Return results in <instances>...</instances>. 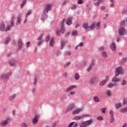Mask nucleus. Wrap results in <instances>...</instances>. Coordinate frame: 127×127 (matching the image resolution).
I'll return each mask as SVG.
<instances>
[{
	"label": "nucleus",
	"instance_id": "f257e3e1",
	"mask_svg": "<svg viewBox=\"0 0 127 127\" xmlns=\"http://www.w3.org/2000/svg\"><path fill=\"white\" fill-rule=\"evenodd\" d=\"M11 75V72H9L7 73H3L1 75V80L2 82H7V80L9 79V77H10Z\"/></svg>",
	"mask_w": 127,
	"mask_h": 127
},
{
	"label": "nucleus",
	"instance_id": "f03ea898",
	"mask_svg": "<svg viewBox=\"0 0 127 127\" xmlns=\"http://www.w3.org/2000/svg\"><path fill=\"white\" fill-rule=\"evenodd\" d=\"M11 30V28L9 26V25H7L6 27L5 28V24H4V23L2 22L0 25V30L1 31H5V32H6V31H9V30Z\"/></svg>",
	"mask_w": 127,
	"mask_h": 127
},
{
	"label": "nucleus",
	"instance_id": "7ed1b4c3",
	"mask_svg": "<svg viewBox=\"0 0 127 127\" xmlns=\"http://www.w3.org/2000/svg\"><path fill=\"white\" fill-rule=\"evenodd\" d=\"M93 123V120H90L82 122V124L80 125V127H87L89 126H91V124Z\"/></svg>",
	"mask_w": 127,
	"mask_h": 127
},
{
	"label": "nucleus",
	"instance_id": "20e7f679",
	"mask_svg": "<svg viewBox=\"0 0 127 127\" xmlns=\"http://www.w3.org/2000/svg\"><path fill=\"white\" fill-rule=\"evenodd\" d=\"M10 122V119L7 118V119L2 121L0 123V127H5L8 125V123Z\"/></svg>",
	"mask_w": 127,
	"mask_h": 127
},
{
	"label": "nucleus",
	"instance_id": "39448f33",
	"mask_svg": "<svg viewBox=\"0 0 127 127\" xmlns=\"http://www.w3.org/2000/svg\"><path fill=\"white\" fill-rule=\"evenodd\" d=\"M39 120V115L36 114L33 119L32 124L33 126L36 125Z\"/></svg>",
	"mask_w": 127,
	"mask_h": 127
},
{
	"label": "nucleus",
	"instance_id": "423d86ee",
	"mask_svg": "<svg viewBox=\"0 0 127 127\" xmlns=\"http://www.w3.org/2000/svg\"><path fill=\"white\" fill-rule=\"evenodd\" d=\"M65 32V29H64V26H61L60 29H58L57 31V36H60L61 34L64 33Z\"/></svg>",
	"mask_w": 127,
	"mask_h": 127
},
{
	"label": "nucleus",
	"instance_id": "0eeeda50",
	"mask_svg": "<svg viewBox=\"0 0 127 127\" xmlns=\"http://www.w3.org/2000/svg\"><path fill=\"white\" fill-rule=\"evenodd\" d=\"M123 73V68L122 67H119L116 68L115 70V76L118 77L120 74H122Z\"/></svg>",
	"mask_w": 127,
	"mask_h": 127
},
{
	"label": "nucleus",
	"instance_id": "6e6552de",
	"mask_svg": "<svg viewBox=\"0 0 127 127\" xmlns=\"http://www.w3.org/2000/svg\"><path fill=\"white\" fill-rule=\"evenodd\" d=\"M127 31L125 29L124 27H120L119 29V34L120 35H125V34H127Z\"/></svg>",
	"mask_w": 127,
	"mask_h": 127
},
{
	"label": "nucleus",
	"instance_id": "1a4fd4ad",
	"mask_svg": "<svg viewBox=\"0 0 127 127\" xmlns=\"http://www.w3.org/2000/svg\"><path fill=\"white\" fill-rule=\"evenodd\" d=\"M109 114L110 115V123H113L115 122V118H114V111H113V110H110Z\"/></svg>",
	"mask_w": 127,
	"mask_h": 127
},
{
	"label": "nucleus",
	"instance_id": "9d476101",
	"mask_svg": "<svg viewBox=\"0 0 127 127\" xmlns=\"http://www.w3.org/2000/svg\"><path fill=\"white\" fill-rule=\"evenodd\" d=\"M98 80H99V78H98V77H96V76L93 77L90 79V83L92 84H96V83L98 82Z\"/></svg>",
	"mask_w": 127,
	"mask_h": 127
},
{
	"label": "nucleus",
	"instance_id": "9b49d317",
	"mask_svg": "<svg viewBox=\"0 0 127 127\" xmlns=\"http://www.w3.org/2000/svg\"><path fill=\"white\" fill-rule=\"evenodd\" d=\"M9 64L11 66H16L18 63L14 59H11L9 61Z\"/></svg>",
	"mask_w": 127,
	"mask_h": 127
},
{
	"label": "nucleus",
	"instance_id": "f8f14e48",
	"mask_svg": "<svg viewBox=\"0 0 127 127\" xmlns=\"http://www.w3.org/2000/svg\"><path fill=\"white\" fill-rule=\"evenodd\" d=\"M17 21H16V24L17 25H19L21 24V21H22V19H21V14H19L16 18Z\"/></svg>",
	"mask_w": 127,
	"mask_h": 127
},
{
	"label": "nucleus",
	"instance_id": "ddd939ff",
	"mask_svg": "<svg viewBox=\"0 0 127 127\" xmlns=\"http://www.w3.org/2000/svg\"><path fill=\"white\" fill-rule=\"evenodd\" d=\"M82 111H83V108H78L72 111V115H77L78 114H80Z\"/></svg>",
	"mask_w": 127,
	"mask_h": 127
},
{
	"label": "nucleus",
	"instance_id": "4468645a",
	"mask_svg": "<svg viewBox=\"0 0 127 127\" xmlns=\"http://www.w3.org/2000/svg\"><path fill=\"white\" fill-rule=\"evenodd\" d=\"M50 9H51V4H47L46 5V7L44 9V11H45V12L48 13V11H49V10H50Z\"/></svg>",
	"mask_w": 127,
	"mask_h": 127
},
{
	"label": "nucleus",
	"instance_id": "2eb2a0df",
	"mask_svg": "<svg viewBox=\"0 0 127 127\" xmlns=\"http://www.w3.org/2000/svg\"><path fill=\"white\" fill-rule=\"evenodd\" d=\"M76 85H71L70 87H68L66 89V92H71V91H73L74 89H76Z\"/></svg>",
	"mask_w": 127,
	"mask_h": 127
},
{
	"label": "nucleus",
	"instance_id": "dca6fc26",
	"mask_svg": "<svg viewBox=\"0 0 127 127\" xmlns=\"http://www.w3.org/2000/svg\"><path fill=\"white\" fill-rule=\"evenodd\" d=\"M22 40L21 39H19L18 41V49H21L22 48Z\"/></svg>",
	"mask_w": 127,
	"mask_h": 127
},
{
	"label": "nucleus",
	"instance_id": "f3484780",
	"mask_svg": "<svg viewBox=\"0 0 127 127\" xmlns=\"http://www.w3.org/2000/svg\"><path fill=\"white\" fill-rule=\"evenodd\" d=\"M73 109H74V104H70L69 105L66 110V112H71L73 110Z\"/></svg>",
	"mask_w": 127,
	"mask_h": 127
},
{
	"label": "nucleus",
	"instance_id": "a211bd4d",
	"mask_svg": "<svg viewBox=\"0 0 127 127\" xmlns=\"http://www.w3.org/2000/svg\"><path fill=\"white\" fill-rule=\"evenodd\" d=\"M112 81L113 83H118V82H121V79H120L117 77H114L112 78Z\"/></svg>",
	"mask_w": 127,
	"mask_h": 127
},
{
	"label": "nucleus",
	"instance_id": "6ab92c4d",
	"mask_svg": "<svg viewBox=\"0 0 127 127\" xmlns=\"http://www.w3.org/2000/svg\"><path fill=\"white\" fill-rule=\"evenodd\" d=\"M85 117V116L82 115L81 116H76L73 117V120H75L76 121H79V120H81V119H83Z\"/></svg>",
	"mask_w": 127,
	"mask_h": 127
},
{
	"label": "nucleus",
	"instance_id": "aec40b11",
	"mask_svg": "<svg viewBox=\"0 0 127 127\" xmlns=\"http://www.w3.org/2000/svg\"><path fill=\"white\" fill-rule=\"evenodd\" d=\"M15 98H16V94H12V95L9 96L8 100L9 101H13V100H14L15 99Z\"/></svg>",
	"mask_w": 127,
	"mask_h": 127
},
{
	"label": "nucleus",
	"instance_id": "412c9836",
	"mask_svg": "<svg viewBox=\"0 0 127 127\" xmlns=\"http://www.w3.org/2000/svg\"><path fill=\"white\" fill-rule=\"evenodd\" d=\"M47 13H48L45 12L44 11V13H43V14L42 15V18H43V19H47V17H48V16H47Z\"/></svg>",
	"mask_w": 127,
	"mask_h": 127
},
{
	"label": "nucleus",
	"instance_id": "4be33fe9",
	"mask_svg": "<svg viewBox=\"0 0 127 127\" xmlns=\"http://www.w3.org/2000/svg\"><path fill=\"white\" fill-rule=\"evenodd\" d=\"M66 24L68 25H71V24H72V18L71 17L67 18V21H66Z\"/></svg>",
	"mask_w": 127,
	"mask_h": 127
},
{
	"label": "nucleus",
	"instance_id": "5701e85b",
	"mask_svg": "<svg viewBox=\"0 0 127 127\" xmlns=\"http://www.w3.org/2000/svg\"><path fill=\"white\" fill-rule=\"evenodd\" d=\"M120 113L126 114L127 112V107L123 108L120 110Z\"/></svg>",
	"mask_w": 127,
	"mask_h": 127
},
{
	"label": "nucleus",
	"instance_id": "b1692460",
	"mask_svg": "<svg viewBox=\"0 0 127 127\" xmlns=\"http://www.w3.org/2000/svg\"><path fill=\"white\" fill-rule=\"evenodd\" d=\"M77 127V123L75 122H71L70 124L67 127Z\"/></svg>",
	"mask_w": 127,
	"mask_h": 127
},
{
	"label": "nucleus",
	"instance_id": "393cba45",
	"mask_svg": "<svg viewBox=\"0 0 127 127\" xmlns=\"http://www.w3.org/2000/svg\"><path fill=\"white\" fill-rule=\"evenodd\" d=\"M111 48L113 51H116L117 47H116V45H115V43H113L111 44Z\"/></svg>",
	"mask_w": 127,
	"mask_h": 127
},
{
	"label": "nucleus",
	"instance_id": "a878e982",
	"mask_svg": "<svg viewBox=\"0 0 127 127\" xmlns=\"http://www.w3.org/2000/svg\"><path fill=\"white\" fill-rule=\"evenodd\" d=\"M83 27L84 28L86 29V30H90L89 28V24H83Z\"/></svg>",
	"mask_w": 127,
	"mask_h": 127
},
{
	"label": "nucleus",
	"instance_id": "bb28decb",
	"mask_svg": "<svg viewBox=\"0 0 127 127\" xmlns=\"http://www.w3.org/2000/svg\"><path fill=\"white\" fill-rule=\"evenodd\" d=\"M122 107V103H118L116 104V108L118 110L120 109Z\"/></svg>",
	"mask_w": 127,
	"mask_h": 127
},
{
	"label": "nucleus",
	"instance_id": "cd10ccee",
	"mask_svg": "<svg viewBox=\"0 0 127 127\" xmlns=\"http://www.w3.org/2000/svg\"><path fill=\"white\" fill-rule=\"evenodd\" d=\"M107 83V81L105 80H102L101 82H100L99 85L101 86V87L104 86L105 84Z\"/></svg>",
	"mask_w": 127,
	"mask_h": 127
},
{
	"label": "nucleus",
	"instance_id": "c85d7f7f",
	"mask_svg": "<svg viewBox=\"0 0 127 127\" xmlns=\"http://www.w3.org/2000/svg\"><path fill=\"white\" fill-rule=\"evenodd\" d=\"M102 57L104 58H107L108 57V54H107V52H102Z\"/></svg>",
	"mask_w": 127,
	"mask_h": 127
},
{
	"label": "nucleus",
	"instance_id": "c756f323",
	"mask_svg": "<svg viewBox=\"0 0 127 127\" xmlns=\"http://www.w3.org/2000/svg\"><path fill=\"white\" fill-rule=\"evenodd\" d=\"M74 79L75 80H79V79H80V75L78 73H76L74 75Z\"/></svg>",
	"mask_w": 127,
	"mask_h": 127
},
{
	"label": "nucleus",
	"instance_id": "7c9ffc66",
	"mask_svg": "<svg viewBox=\"0 0 127 127\" xmlns=\"http://www.w3.org/2000/svg\"><path fill=\"white\" fill-rule=\"evenodd\" d=\"M93 100L94 101L96 102V103H98L99 102H100V99H99V97H98L97 96H95L93 98Z\"/></svg>",
	"mask_w": 127,
	"mask_h": 127
},
{
	"label": "nucleus",
	"instance_id": "2f4dec72",
	"mask_svg": "<svg viewBox=\"0 0 127 127\" xmlns=\"http://www.w3.org/2000/svg\"><path fill=\"white\" fill-rule=\"evenodd\" d=\"M116 83H110L109 84H108V88H113V87H114V86H116Z\"/></svg>",
	"mask_w": 127,
	"mask_h": 127
},
{
	"label": "nucleus",
	"instance_id": "473e14b6",
	"mask_svg": "<svg viewBox=\"0 0 127 127\" xmlns=\"http://www.w3.org/2000/svg\"><path fill=\"white\" fill-rule=\"evenodd\" d=\"M54 45V39H52L50 42V46H53Z\"/></svg>",
	"mask_w": 127,
	"mask_h": 127
},
{
	"label": "nucleus",
	"instance_id": "72a5a7b5",
	"mask_svg": "<svg viewBox=\"0 0 127 127\" xmlns=\"http://www.w3.org/2000/svg\"><path fill=\"white\" fill-rule=\"evenodd\" d=\"M65 44H66V42L63 41L61 43V49H63L64 48V46H65Z\"/></svg>",
	"mask_w": 127,
	"mask_h": 127
},
{
	"label": "nucleus",
	"instance_id": "f704fd0d",
	"mask_svg": "<svg viewBox=\"0 0 127 127\" xmlns=\"http://www.w3.org/2000/svg\"><path fill=\"white\" fill-rule=\"evenodd\" d=\"M10 27H13L14 26V20H11V22H10Z\"/></svg>",
	"mask_w": 127,
	"mask_h": 127
},
{
	"label": "nucleus",
	"instance_id": "c9c22d12",
	"mask_svg": "<svg viewBox=\"0 0 127 127\" xmlns=\"http://www.w3.org/2000/svg\"><path fill=\"white\" fill-rule=\"evenodd\" d=\"M70 64H71V63H70V62H67V63H66L64 65V68H67V67H68V66H70Z\"/></svg>",
	"mask_w": 127,
	"mask_h": 127
},
{
	"label": "nucleus",
	"instance_id": "e433bc0d",
	"mask_svg": "<svg viewBox=\"0 0 127 127\" xmlns=\"http://www.w3.org/2000/svg\"><path fill=\"white\" fill-rule=\"evenodd\" d=\"M9 41H10V38L9 37L7 38V39L5 41V44L7 45V44H8V42H9Z\"/></svg>",
	"mask_w": 127,
	"mask_h": 127
},
{
	"label": "nucleus",
	"instance_id": "4c0bfd02",
	"mask_svg": "<svg viewBox=\"0 0 127 127\" xmlns=\"http://www.w3.org/2000/svg\"><path fill=\"white\" fill-rule=\"evenodd\" d=\"M93 64H92L87 68V71L88 72H90V71H91V70H92V69H93Z\"/></svg>",
	"mask_w": 127,
	"mask_h": 127
},
{
	"label": "nucleus",
	"instance_id": "58836bf2",
	"mask_svg": "<svg viewBox=\"0 0 127 127\" xmlns=\"http://www.w3.org/2000/svg\"><path fill=\"white\" fill-rule=\"evenodd\" d=\"M95 28L97 29H99V28H101V24L100 23H97L96 24V25L95 26Z\"/></svg>",
	"mask_w": 127,
	"mask_h": 127
},
{
	"label": "nucleus",
	"instance_id": "ea45409f",
	"mask_svg": "<svg viewBox=\"0 0 127 127\" xmlns=\"http://www.w3.org/2000/svg\"><path fill=\"white\" fill-rule=\"evenodd\" d=\"M126 20H122L120 23L121 27H123V25H125L126 24Z\"/></svg>",
	"mask_w": 127,
	"mask_h": 127
},
{
	"label": "nucleus",
	"instance_id": "a19ab883",
	"mask_svg": "<svg viewBox=\"0 0 127 127\" xmlns=\"http://www.w3.org/2000/svg\"><path fill=\"white\" fill-rule=\"evenodd\" d=\"M95 28V24H92L90 25L89 27V30H93Z\"/></svg>",
	"mask_w": 127,
	"mask_h": 127
},
{
	"label": "nucleus",
	"instance_id": "79ce46f5",
	"mask_svg": "<svg viewBox=\"0 0 127 127\" xmlns=\"http://www.w3.org/2000/svg\"><path fill=\"white\" fill-rule=\"evenodd\" d=\"M67 93H69V95H70V96H73V95H75V94H76V92L74 91H68Z\"/></svg>",
	"mask_w": 127,
	"mask_h": 127
},
{
	"label": "nucleus",
	"instance_id": "37998d69",
	"mask_svg": "<svg viewBox=\"0 0 127 127\" xmlns=\"http://www.w3.org/2000/svg\"><path fill=\"white\" fill-rule=\"evenodd\" d=\"M26 0H24L23 2V3L21 4V8H23V6H24V5H25V4H26Z\"/></svg>",
	"mask_w": 127,
	"mask_h": 127
},
{
	"label": "nucleus",
	"instance_id": "c03bdc74",
	"mask_svg": "<svg viewBox=\"0 0 127 127\" xmlns=\"http://www.w3.org/2000/svg\"><path fill=\"white\" fill-rule=\"evenodd\" d=\"M31 14V10H29L27 12V13H26V17H28L29 15H30Z\"/></svg>",
	"mask_w": 127,
	"mask_h": 127
},
{
	"label": "nucleus",
	"instance_id": "a18cd8bd",
	"mask_svg": "<svg viewBox=\"0 0 127 127\" xmlns=\"http://www.w3.org/2000/svg\"><path fill=\"white\" fill-rule=\"evenodd\" d=\"M64 54L65 56H67V55L70 56L71 55V52L70 51H66Z\"/></svg>",
	"mask_w": 127,
	"mask_h": 127
},
{
	"label": "nucleus",
	"instance_id": "49530a36",
	"mask_svg": "<svg viewBox=\"0 0 127 127\" xmlns=\"http://www.w3.org/2000/svg\"><path fill=\"white\" fill-rule=\"evenodd\" d=\"M43 37V36L42 35H41V36H40L38 39L37 40H38L39 41H42V38Z\"/></svg>",
	"mask_w": 127,
	"mask_h": 127
},
{
	"label": "nucleus",
	"instance_id": "de8ad7c7",
	"mask_svg": "<svg viewBox=\"0 0 127 127\" xmlns=\"http://www.w3.org/2000/svg\"><path fill=\"white\" fill-rule=\"evenodd\" d=\"M83 44H84V43H80L76 47V49H77L78 47H82Z\"/></svg>",
	"mask_w": 127,
	"mask_h": 127
},
{
	"label": "nucleus",
	"instance_id": "09e8293b",
	"mask_svg": "<svg viewBox=\"0 0 127 127\" xmlns=\"http://www.w3.org/2000/svg\"><path fill=\"white\" fill-rule=\"evenodd\" d=\"M21 127H28V126L27 125V124L23 123L21 125Z\"/></svg>",
	"mask_w": 127,
	"mask_h": 127
},
{
	"label": "nucleus",
	"instance_id": "8fccbe9b",
	"mask_svg": "<svg viewBox=\"0 0 127 127\" xmlns=\"http://www.w3.org/2000/svg\"><path fill=\"white\" fill-rule=\"evenodd\" d=\"M97 120H98V121H103V120H104V118H103V117L99 116L97 118Z\"/></svg>",
	"mask_w": 127,
	"mask_h": 127
},
{
	"label": "nucleus",
	"instance_id": "3c124183",
	"mask_svg": "<svg viewBox=\"0 0 127 127\" xmlns=\"http://www.w3.org/2000/svg\"><path fill=\"white\" fill-rule=\"evenodd\" d=\"M67 3V1L66 0H64L63 1L62 5V6H64V5H66V4Z\"/></svg>",
	"mask_w": 127,
	"mask_h": 127
},
{
	"label": "nucleus",
	"instance_id": "603ef678",
	"mask_svg": "<svg viewBox=\"0 0 127 127\" xmlns=\"http://www.w3.org/2000/svg\"><path fill=\"white\" fill-rule=\"evenodd\" d=\"M64 22H65V19H63V20H62V21H61V26H64V25H63V24H64Z\"/></svg>",
	"mask_w": 127,
	"mask_h": 127
},
{
	"label": "nucleus",
	"instance_id": "864d4df0",
	"mask_svg": "<svg viewBox=\"0 0 127 127\" xmlns=\"http://www.w3.org/2000/svg\"><path fill=\"white\" fill-rule=\"evenodd\" d=\"M106 108H102L101 109V111L102 112V113H103V114H105L106 113Z\"/></svg>",
	"mask_w": 127,
	"mask_h": 127
},
{
	"label": "nucleus",
	"instance_id": "5fc2aeb1",
	"mask_svg": "<svg viewBox=\"0 0 127 127\" xmlns=\"http://www.w3.org/2000/svg\"><path fill=\"white\" fill-rule=\"evenodd\" d=\"M99 51H103V50H105V47H101L99 48Z\"/></svg>",
	"mask_w": 127,
	"mask_h": 127
},
{
	"label": "nucleus",
	"instance_id": "6e6d98bb",
	"mask_svg": "<svg viewBox=\"0 0 127 127\" xmlns=\"http://www.w3.org/2000/svg\"><path fill=\"white\" fill-rule=\"evenodd\" d=\"M41 44H42V41H39L37 46H41Z\"/></svg>",
	"mask_w": 127,
	"mask_h": 127
},
{
	"label": "nucleus",
	"instance_id": "4d7b16f0",
	"mask_svg": "<svg viewBox=\"0 0 127 127\" xmlns=\"http://www.w3.org/2000/svg\"><path fill=\"white\" fill-rule=\"evenodd\" d=\"M36 83H37V77H35L34 85H36Z\"/></svg>",
	"mask_w": 127,
	"mask_h": 127
},
{
	"label": "nucleus",
	"instance_id": "13d9d810",
	"mask_svg": "<svg viewBox=\"0 0 127 127\" xmlns=\"http://www.w3.org/2000/svg\"><path fill=\"white\" fill-rule=\"evenodd\" d=\"M26 47L28 48L29 47V45H30V42H27L26 43Z\"/></svg>",
	"mask_w": 127,
	"mask_h": 127
},
{
	"label": "nucleus",
	"instance_id": "bf43d9fd",
	"mask_svg": "<svg viewBox=\"0 0 127 127\" xmlns=\"http://www.w3.org/2000/svg\"><path fill=\"white\" fill-rule=\"evenodd\" d=\"M78 4H81V3H83V0H78Z\"/></svg>",
	"mask_w": 127,
	"mask_h": 127
},
{
	"label": "nucleus",
	"instance_id": "052dcab7",
	"mask_svg": "<svg viewBox=\"0 0 127 127\" xmlns=\"http://www.w3.org/2000/svg\"><path fill=\"white\" fill-rule=\"evenodd\" d=\"M67 75H68V73L65 72L64 73V78H67L68 76Z\"/></svg>",
	"mask_w": 127,
	"mask_h": 127
},
{
	"label": "nucleus",
	"instance_id": "680f3d73",
	"mask_svg": "<svg viewBox=\"0 0 127 127\" xmlns=\"http://www.w3.org/2000/svg\"><path fill=\"white\" fill-rule=\"evenodd\" d=\"M77 34H78V32H77L74 31V32H72V35H73L74 36L77 35Z\"/></svg>",
	"mask_w": 127,
	"mask_h": 127
},
{
	"label": "nucleus",
	"instance_id": "e2e57ef3",
	"mask_svg": "<svg viewBox=\"0 0 127 127\" xmlns=\"http://www.w3.org/2000/svg\"><path fill=\"white\" fill-rule=\"evenodd\" d=\"M109 78H110V76L109 75L106 76L105 79H104V80H105L107 82V81L109 80Z\"/></svg>",
	"mask_w": 127,
	"mask_h": 127
},
{
	"label": "nucleus",
	"instance_id": "0e129e2a",
	"mask_svg": "<svg viewBox=\"0 0 127 127\" xmlns=\"http://www.w3.org/2000/svg\"><path fill=\"white\" fill-rule=\"evenodd\" d=\"M111 92L110 91H108L107 92V96H110V95H111Z\"/></svg>",
	"mask_w": 127,
	"mask_h": 127
},
{
	"label": "nucleus",
	"instance_id": "69168bd1",
	"mask_svg": "<svg viewBox=\"0 0 127 127\" xmlns=\"http://www.w3.org/2000/svg\"><path fill=\"white\" fill-rule=\"evenodd\" d=\"M15 19V15H13L12 16V20H14Z\"/></svg>",
	"mask_w": 127,
	"mask_h": 127
},
{
	"label": "nucleus",
	"instance_id": "338daca9",
	"mask_svg": "<svg viewBox=\"0 0 127 127\" xmlns=\"http://www.w3.org/2000/svg\"><path fill=\"white\" fill-rule=\"evenodd\" d=\"M126 83H127V81L126 80H123L122 81V85H126Z\"/></svg>",
	"mask_w": 127,
	"mask_h": 127
},
{
	"label": "nucleus",
	"instance_id": "774afa93",
	"mask_svg": "<svg viewBox=\"0 0 127 127\" xmlns=\"http://www.w3.org/2000/svg\"><path fill=\"white\" fill-rule=\"evenodd\" d=\"M71 8L72 10L74 9V8H76V6L75 5H73Z\"/></svg>",
	"mask_w": 127,
	"mask_h": 127
}]
</instances>
